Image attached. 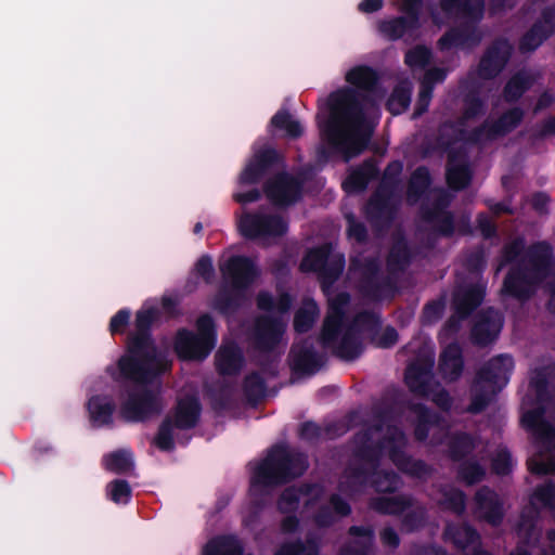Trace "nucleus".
I'll return each instance as SVG.
<instances>
[{
  "label": "nucleus",
  "instance_id": "nucleus-3",
  "mask_svg": "<svg viewBox=\"0 0 555 555\" xmlns=\"http://www.w3.org/2000/svg\"><path fill=\"white\" fill-rule=\"evenodd\" d=\"M308 467V455L305 452L283 443L272 446L251 474L250 507L255 512L263 509L271 489L301 477Z\"/></svg>",
  "mask_w": 555,
  "mask_h": 555
},
{
  "label": "nucleus",
  "instance_id": "nucleus-45",
  "mask_svg": "<svg viewBox=\"0 0 555 555\" xmlns=\"http://www.w3.org/2000/svg\"><path fill=\"white\" fill-rule=\"evenodd\" d=\"M346 80L360 90L373 92L378 86L379 76L373 67L359 65L347 73Z\"/></svg>",
  "mask_w": 555,
  "mask_h": 555
},
{
  "label": "nucleus",
  "instance_id": "nucleus-23",
  "mask_svg": "<svg viewBox=\"0 0 555 555\" xmlns=\"http://www.w3.org/2000/svg\"><path fill=\"white\" fill-rule=\"evenodd\" d=\"M400 483L401 479L397 473L375 468L363 485L354 483L349 477H346L345 482L340 483L339 488L351 493H360L371 485L376 492L393 493L399 489Z\"/></svg>",
  "mask_w": 555,
  "mask_h": 555
},
{
  "label": "nucleus",
  "instance_id": "nucleus-10",
  "mask_svg": "<svg viewBox=\"0 0 555 555\" xmlns=\"http://www.w3.org/2000/svg\"><path fill=\"white\" fill-rule=\"evenodd\" d=\"M162 411V400L155 390L140 386L128 391L127 399L120 405V416L130 423H143Z\"/></svg>",
  "mask_w": 555,
  "mask_h": 555
},
{
  "label": "nucleus",
  "instance_id": "nucleus-27",
  "mask_svg": "<svg viewBox=\"0 0 555 555\" xmlns=\"http://www.w3.org/2000/svg\"><path fill=\"white\" fill-rule=\"evenodd\" d=\"M545 414V406L539 405L527 411L521 417V423L538 442L550 446L555 441V427L546 420Z\"/></svg>",
  "mask_w": 555,
  "mask_h": 555
},
{
  "label": "nucleus",
  "instance_id": "nucleus-34",
  "mask_svg": "<svg viewBox=\"0 0 555 555\" xmlns=\"http://www.w3.org/2000/svg\"><path fill=\"white\" fill-rule=\"evenodd\" d=\"M245 300V291L221 286L212 299L211 307L222 315H232L236 313L243 306Z\"/></svg>",
  "mask_w": 555,
  "mask_h": 555
},
{
  "label": "nucleus",
  "instance_id": "nucleus-1",
  "mask_svg": "<svg viewBox=\"0 0 555 555\" xmlns=\"http://www.w3.org/2000/svg\"><path fill=\"white\" fill-rule=\"evenodd\" d=\"M365 95L344 88L330 94L331 118L319 124L322 139L345 162L361 155L371 142L374 129L366 122L362 101Z\"/></svg>",
  "mask_w": 555,
  "mask_h": 555
},
{
  "label": "nucleus",
  "instance_id": "nucleus-18",
  "mask_svg": "<svg viewBox=\"0 0 555 555\" xmlns=\"http://www.w3.org/2000/svg\"><path fill=\"white\" fill-rule=\"evenodd\" d=\"M391 190L377 188L369 198L364 212L367 221L373 228H387L396 216V206L392 203Z\"/></svg>",
  "mask_w": 555,
  "mask_h": 555
},
{
  "label": "nucleus",
  "instance_id": "nucleus-39",
  "mask_svg": "<svg viewBox=\"0 0 555 555\" xmlns=\"http://www.w3.org/2000/svg\"><path fill=\"white\" fill-rule=\"evenodd\" d=\"M433 178L428 167L422 165L418 166L410 176L406 186V199L410 204L414 205L423 198L430 185Z\"/></svg>",
  "mask_w": 555,
  "mask_h": 555
},
{
  "label": "nucleus",
  "instance_id": "nucleus-48",
  "mask_svg": "<svg viewBox=\"0 0 555 555\" xmlns=\"http://www.w3.org/2000/svg\"><path fill=\"white\" fill-rule=\"evenodd\" d=\"M320 543L315 537L308 535L304 542L301 539L283 542L274 555H319Z\"/></svg>",
  "mask_w": 555,
  "mask_h": 555
},
{
  "label": "nucleus",
  "instance_id": "nucleus-33",
  "mask_svg": "<svg viewBox=\"0 0 555 555\" xmlns=\"http://www.w3.org/2000/svg\"><path fill=\"white\" fill-rule=\"evenodd\" d=\"M464 369L462 350L457 344L448 345L439 357L438 371L446 382L457 380Z\"/></svg>",
  "mask_w": 555,
  "mask_h": 555
},
{
  "label": "nucleus",
  "instance_id": "nucleus-4",
  "mask_svg": "<svg viewBox=\"0 0 555 555\" xmlns=\"http://www.w3.org/2000/svg\"><path fill=\"white\" fill-rule=\"evenodd\" d=\"M158 311L155 308L139 310L135 314V333L128 336L127 352L117 362L119 376L125 380L147 384L162 370L157 348L152 336V325Z\"/></svg>",
  "mask_w": 555,
  "mask_h": 555
},
{
  "label": "nucleus",
  "instance_id": "nucleus-41",
  "mask_svg": "<svg viewBox=\"0 0 555 555\" xmlns=\"http://www.w3.org/2000/svg\"><path fill=\"white\" fill-rule=\"evenodd\" d=\"M477 447L475 437L466 431L454 433L448 442V456L454 462L459 463L474 452Z\"/></svg>",
  "mask_w": 555,
  "mask_h": 555
},
{
  "label": "nucleus",
  "instance_id": "nucleus-46",
  "mask_svg": "<svg viewBox=\"0 0 555 555\" xmlns=\"http://www.w3.org/2000/svg\"><path fill=\"white\" fill-rule=\"evenodd\" d=\"M473 179V172L468 164H453L452 157L449 158L446 181L448 186L453 191H463L469 186Z\"/></svg>",
  "mask_w": 555,
  "mask_h": 555
},
{
  "label": "nucleus",
  "instance_id": "nucleus-8",
  "mask_svg": "<svg viewBox=\"0 0 555 555\" xmlns=\"http://www.w3.org/2000/svg\"><path fill=\"white\" fill-rule=\"evenodd\" d=\"M203 405L196 395H184L177 399L171 411L160 422L154 444L164 452H171L176 448L175 429L179 431L192 430L198 426Z\"/></svg>",
  "mask_w": 555,
  "mask_h": 555
},
{
  "label": "nucleus",
  "instance_id": "nucleus-56",
  "mask_svg": "<svg viewBox=\"0 0 555 555\" xmlns=\"http://www.w3.org/2000/svg\"><path fill=\"white\" fill-rule=\"evenodd\" d=\"M554 369L551 366L538 367L533 371L530 378V387L534 390L537 400L539 402H548L551 393L548 390L551 372Z\"/></svg>",
  "mask_w": 555,
  "mask_h": 555
},
{
  "label": "nucleus",
  "instance_id": "nucleus-64",
  "mask_svg": "<svg viewBox=\"0 0 555 555\" xmlns=\"http://www.w3.org/2000/svg\"><path fill=\"white\" fill-rule=\"evenodd\" d=\"M533 498L538 500L543 507L555 511V482L547 481L537 487Z\"/></svg>",
  "mask_w": 555,
  "mask_h": 555
},
{
  "label": "nucleus",
  "instance_id": "nucleus-31",
  "mask_svg": "<svg viewBox=\"0 0 555 555\" xmlns=\"http://www.w3.org/2000/svg\"><path fill=\"white\" fill-rule=\"evenodd\" d=\"M439 8L447 16H462L479 23L485 13V0H439Z\"/></svg>",
  "mask_w": 555,
  "mask_h": 555
},
{
  "label": "nucleus",
  "instance_id": "nucleus-36",
  "mask_svg": "<svg viewBox=\"0 0 555 555\" xmlns=\"http://www.w3.org/2000/svg\"><path fill=\"white\" fill-rule=\"evenodd\" d=\"M331 348L333 349L334 356L347 362L358 359L364 350L360 335L351 331L348 326H346L341 334L338 344H335L334 347Z\"/></svg>",
  "mask_w": 555,
  "mask_h": 555
},
{
  "label": "nucleus",
  "instance_id": "nucleus-22",
  "mask_svg": "<svg viewBox=\"0 0 555 555\" xmlns=\"http://www.w3.org/2000/svg\"><path fill=\"white\" fill-rule=\"evenodd\" d=\"M477 24L467 20L459 26L451 27L438 39V49L449 51L452 48L477 47L482 40V34Z\"/></svg>",
  "mask_w": 555,
  "mask_h": 555
},
{
  "label": "nucleus",
  "instance_id": "nucleus-30",
  "mask_svg": "<svg viewBox=\"0 0 555 555\" xmlns=\"http://www.w3.org/2000/svg\"><path fill=\"white\" fill-rule=\"evenodd\" d=\"M86 408L92 427L113 425L116 403L109 396L93 395L89 398Z\"/></svg>",
  "mask_w": 555,
  "mask_h": 555
},
{
  "label": "nucleus",
  "instance_id": "nucleus-55",
  "mask_svg": "<svg viewBox=\"0 0 555 555\" xmlns=\"http://www.w3.org/2000/svg\"><path fill=\"white\" fill-rule=\"evenodd\" d=\"M456 470L457 479L467 486L481 482L486 477L485 467L476 460H464L459 462Z\"/></svg>",
  "mask_w": 555,
  "mask_h": 555
},
{
  "label": "nucleus",
  "instance_id": "nucleus-49",
  "mask_svg": "<svg viewBox=\"0 0 555 555\" xmlns=\"http://www.w3.org/2000/svg\"><path fill=\"white\" fill-rule=\"evenodd\" d=\"M346 266L344 254H333L325 267L320 271L319 281L323 291L330 289L340 278Z\"/></svg>",
  "mask_w": 555,
  "mask_h": 555
},
{
  "label": "nucleus",
  "instance_id": "nucleus-50",
  "mask_svg": "<svg viewBox=\"0 0 555 555\" xmlns=\"http://www.w3.org/2000/svg\"><path fill=\"white\" fill-rule=\"evenodd\" d=\"M551 37L552 30L546 31L542 23H533L531 27L520 37L518 42L519 51L521 53H532Z\"/></svg>",
  "mask_w": 555,
  "mask_h": 555
},
{
  "label": "nucleus",
  "instance_id": "nucleus-5",
  "mask_svg": "<svg viewBox=\"0 0 555 555\" xmlns=\"http://www.w3.org/2000/svg\"><path fill=\"white\" fill-rule=\"evenodd\" d=\"M527 262L509 268L502 285V294L520 302L528 301L538 286L552 274L555 259L552 245L546 241L532 243L526 250Z\"/></svg>",
  "mask_w": 555,
  "mask_h": 555
},
{
  "label": "nucleus",
  "instance_id": "nucleus-15",
  "mask_svg": "<svg viewBox=\"0 0 555 555\" xmlns=\"http://www.w3.org/2000/svg\"><path fill=\"white\" fill-rule=\"evenodd\" d=\"M513 54V46L506 38H496L486 49L478 64V76L483 80L498 77Z\"/></svg>",
  "mask_w": 555,
  "mask_h": 555
},
{
  "label": "nucleus",
  "instance_id": "nucleus-20",
  "mask_svg": "<svg viewBox=\"0 0 555 555\" xmlns=\"http://www.w3.org/2000/svg\"><path fill=\"white\" fill-rule=\"evenodd\" d=\"M220 271L224 278L231 280V285L244 291H246L260 274L255 261L244 255L231 256L227 262L220 267Z\"/></svg>",
  "mask_w": 555,
  "mask_h": 555
},
{
  "label": "nucleus",
  "instance_id": "nucleus-29",
  "mask_svg": "<svg viewBox=\"0 0 555 555\" xmlns=\"http://www.w3.org/2000/svg\"><path fill=\"white\" fill-rule=\"evenodd\" d=\"M268 133L272 138L297 140L304 134V127L287 108H280L270 119Z\"/></svg>",
  "mask_w": 555,
  "mask_h": 555
},
{
  "label": "nucleus",
  "instance_id": "nucleus-63",
  "mask_svg": "<svg viewBox=\"0 0 555 555\" xmlns=\"http://www.w3.org/2000/svg\"><path fill=\"white\" fill-rule=\"evenodd\" d=\"M446 309V298L441 296L437 299L428 301L422 311V321L424 324H433L438 322Z\"/></svg>",
  "mask_w": 555,
  "mask_h": 555
},
{
  "label": "nucleus",
  "instance_id": "nucleus-62",
  "mask_svg": "<svg viewBox=\"0 0 555 555\" xmlns=\"http://www.w3.org/2000/svg\"><path fill=\"white\" fill-rule=\"evenodd\" d=\"M526 242L522 236H517L511 242L504 244L501 251V266L515 262L524 253Z\"/></svg>",
  "mask_w": 555,
  "mask_h": 555
},
{
  "label": "nucleus",
  "instance_id": "nucleus-37",
  "mask_svg": "<svg viewBox=\"0 0 555 555\" xmlns=\"http://www.w3.org/2000/svg\"><path fill=\"white\" fill-rule=\"evenodd\" d=\"M344 430L336 423H330L324 427L313 421H306L299 425L298 437L308 443H318L321 439H334L340 436Z\"/></svg>",
  "mask_w": 555,
  "mask_h": 555
},
{
  "label": "nucleus",
  "instance_id": "nucleus-52",
  "mask_svg": "<svg viewBox=\"0 0 555 555\" xmlns=\"http://www.w3.org/2000/svg\"><path fill=\"white\" fill-rule=\"evenodd\" d=\"M412 96V87L409 82H400L395 86L392 92L390 93L387 102L386 108L392 115H400L404 113L410 104Z\"/></svg>",
  "mask_w": 555,
  "mask_h": 555
},
{
  "label": "nucleus",
  "instance_id": "nucleus-26",
  "mask_svg": "<svg viewBox=\"0 0 555 555\" xmlns=\"http://www.w3.org/2000/svg\"><path fill=\"white\" fill-rule=\"evenodd\" d=\"M486 297V286L473 283L454 291L452 306L459 320H466L482 304Z\"/></svg>",
  "mask_w": 555,
  "mask_h": 555
},
{
  "label": "nucleus",
  "instance_id": "nucleus-51",
  "mask_svg": "<svg viewBox=\"0 0 555 555\" xmlns=\"http://www.w3.org/2000/svg\"><path fill=\"white\" fill-rule=\"evenodd\" d=\"M333 255L332 245L323 244L310 249L304 257L300 268L302 271L320 273Z\"/></svg>",
  "mask_w": 555,
  "mask_h": 555
},
{
  "label": "nucleus",
  "instance_id": "nucleus-21",
  "mask_svg": "<svg viewBox=\"0 0 555 555\" xmlns=\"http://www.w3.org/2000/svg\"><path fill=\"white\" fill-rule=\"evenodd\" d=\"M503 327V317L492 307L481 310L472 327V341L479 347L494 343Z\"/></svg>",
  "mask_w": 555,
  "mask_h": 555
},
{
  "label": "nucleus",
  "instance_id": "nucleus-28",
  "mask_svg": "<svg viewBox=\"0 0 555 555\" xmlns=\"http://www.w3.org/2000/svg\"><path fill=\"white\" fill-rule=\"evenodd\" d=\"M446 541H449L459 551H465L481 545V537L477 529L467 522H449L443 530Z\"/></svg>",
  "mask_w": 555,
  "mask_h": 555
},
{
  "label": "nucleus",
  "instance_id": "nucleus-47",
  "mask_svg": "<svg viewBox=\"0 0 555 555\" xmlns=\"http://www.w3.org/2000/svg\"><path fill=\"white\" fill-rule=\"evenodd\" d=\"M418 28L417 25L412 24L409 18L403 16L380 21L378 24L379 33L390 41L399 40L404 35L415 31Z\"/></svg>",
  "mask_w": 555,
  "mask_h": 555
},
{
  "label": "nucleus",
  "instance_id": "nucleus-57",
  "mask_svg": "<svg viewBox=\"0 0 555 555\" xmlns=\"http://www.w3.org/2000/svg\"><path fill=\"white\" fill-rule=\"evenodd\" d=\"M267 384L259 372L247 374L243 382V391L248 401L257 403L264 398Z\"/></svg>",
  "mask_w": 555,
  "mask_h": 555
},
{
  "label": "nucleus",
  "instance_id": "nucleus-16",
  "mask_svg": "<svg viewBox=\"0 0 555 555\" xmlns=\"http://www.w3.org/2000/svg\"><path fill=\"white\" fill-rule=\"evenodd\" d=\"M285 324L279 318L260 315L255 320L253 331L254 348L261 353L272 352L281 343Z\"/></svg>",
  "mask_w": 555,
  "mask_h": 555
},
{
  "label": "nucleus",
  "instance_id": "nucleus-12",
  "mask_svg": "<svg viewBox=\"0 0 555 555\" xmlns=\"http://www.w3.org/2000/svg\"><path fill=\"white\" fill-rule=\"evenodd\" d=\"M304 183L302 178L281 171L264 182L263 193L274 206L289 207L301 198Z\"/></svg>",
  "mask_w": 555,
  "mask_h": 555
},
{
  "label": "nucleus",
  "instance_id": "nucleus-53",
  "mask_svg": "<svg viewBox=\"0 0 555 555\" xmlns=\"http://www.w3.org/2000/svg\"><path fill=\"white\" fill-rule=\"evenodd\" d=\"M370 506L384 515H399L411 506V501L402 496H378L371 501Z\"/></svg>",
  "mask_w": 555,
  "mask_h": 555
},
{
  "label": "nucleus",
  "instance_id": "nucleus-24",
  "mask_svg": "<svg viewBox=\"0 0 555 555\" xmlns=\"http://www.w3.org/2000/svg\"><path fill=\"white\" fill-rule=\"evenodd\" d=\"M476 511L479 517L492 527H498L504 519L503 502L498 493L489 488L482 486L475 493Z\"/></svg>",
  "mask_w": 555,
  "mask_h": 555
},
{
  "label": "nucleus",
  "instance_id": "nucleus-54",
  "mask_svg": "<svg viewBox=\"0 0 555 555\" xmlns=\"http://www.w3.org/2000/svg\"><path fill=\"white\" fill-rule=\"evenodd\" d=\"M107 470L115 474H128L134 468L133 453L127 449L114 451L104 456Z\"/></svg>",
  "mask_w": 555,
  "mask_h": 555
},
{
  "label": "nucleus",
  "instance_id": "nucleus-40",
  "mask_svg": "<svg viewBox=\"0 0 555 555\" xmlns=\"http://www.w3.org/2000/svg\"><path fill=\"white\" fill-rule=\"evenodd\" d=\"M534 77L525 69L516 72L503 88V98L507 103H516L534 85Z\"/></svg>",
  "mask_w": 555,
  "mask_h": 555
},
{
  "label": "nucleus",
  "instance_id": "nucleus-2",
  "mask_svg": "<svg viewBox=\"0 0 555 555\" xmlns=\"http://www.w3.org/2000/svg\"><path fill=\"white\" fill-rule=\"evenodd\" d=\"M413 251L408 240L395 238L386 256L387 274H382V264L376 256L356 255L349 258V272L358 279V289L372 301L392 299L399 293L398 278L413 261Z\"/></svg>",
  "mask_w": 555,
  "mask_h": 555
},
{
  "label": "nucleus",
  "instance_id": "nucleus-42",
  "mask_svg": "<svg viewBox=\"0 0 555 555\" xmlns=\"http://www.w3.org/2000/svg\"><path fill=\"white\" fill-rule=\"evenodd\" d=\"M524 118L520 107H513L503 113L496 120L490 122L489 141L504 137L515 130Z\"/></svg>",
  "mask_w": 555,
  "mask_h": 555
},
{
  "label": "nucleus",
  "instance_id": "nucleus-9",
  "mask_svg": "<svg viewBox=\"0 0 555 555\" xmlns=\"http://www.w3.org/2000/svg\"><path fill=\"white\" fill-rule=\"evenodd\" d=\"M197 333L188 328L178 330L173 349L179 359L184 361L205 360L217 344V326L209 313L199 315L196 320Z\"/></svg>",
  "mask_w": 555,
  "mask_h": 555
},
{
  "label": "nucleus",
  "instance_id": "nucleus-6",
  "mask_svg": "<svg viewBox=\"0 0 555 555\" xmlns=\"http://www.w3.org/2000/svg\"><path fill=\"white\" fill-rule=\"evenodd\" d=\"M386 435L373 442L374 431L364 427L353 435L352 461L345 469V476L352 482L364 483L375 468H379L384 451L395 442L404 441V431L396 425H387Z\"/></svg>",
  "mask_w": 555,
  "mask_h": 555
},
{
  "label": "nucleus",
  "instance_id": "nucleus-17",
  "mask_svg": "<svg viewBox=\"0 0 555 555\" xmlns=\"http://www.w3.org/2000/svg\"><path fill=\"white\" fill-rule=\"evenodd\" d=\"M350 296L347 293L338 294L330 302L328 313L324 319L320 341L324 348L334 347L343 332L345 322V306L349 302Z\"/></svg>",
  "mask_w": 555,
  "mask_h": 555
},
{
  "label": "nucleus",
  "instance_id": "nucleus-25",
  "mask_svg": "<svg viewBox=\"0 0 555 555\" xmlns=\"http://www.w3.org/2000/svg\"><path fill=\"white\" fill-rule=\"evenodd\" d=\"M406 444V437L404 441L395 442L388 448V457L393 465L402 474L412 478L423 479L431 474V467L423 460L413 459L404 451Z\"/></svg>",
  "mask_w": 555,
  "mask_h": 555
},
{
  "label": "nucleus",
  "instance_id": "nucleus-60",
  "mask_svg": "<svg viewBox=\"0 0 555 555\" xmlns=\"http://www.w3.org/2000/svg\"><path fill=\"white\" fill-rule=\"evenodd\" d=\"M304 494L301 489L288 487L280 494L276 507L281 514H294L298 511L300 498Z\"/></svg>",
  "mask_w": 555,
  "mask_h": 555
},
{
  "label": "nucleus",
  "instance_id": "nucleus-61",
  "mask_svg": "<svg viewBox=\"0 0 555 555\" xmlns=\"http://www.w3.org/2000/svg\"><path fill=\"white\" fill-rule=\"evenodd\" d=\"M106 496L116 504H128L132 489L127 480L114 479L106 486Z\"/></svg>",
  "mask_w": 555,
  "mask_h": 555
},
{
  "label": "nucleus",
  "instance_id": "nucleus-7",
  "mask_svg": "<svg viewBox=\"0 0 555 555\" xmlns=\"http://www.w3.org/2000/svg\"><path fill=\"white\" fill-rule=\"evenodd\" d=\"M514 370L512 356L499 354L486 362L476 373L467 411L482 413L496 395L508 384Z\"/></svg>",
  "mask_w": 555,
  "mask_h": 555
},
{
  "label": "nucleus",
  "instance_id": "nucleus-38",
  "mask_svg": "<svg viewBox=\"0 0 555 555\" xmlns=\"http://www.w3.org/2000/svg\"><path fill=\"white\" fill-rule=\"evenodd\" d=\"M404 380L410 391L420 397H429L431 383L429 370L418 363L410 364L404 374Z\"/></svg>",
  "mask_w": 555,
  "mask_h": 555
},
{
  "label": "nucleus",
  "instance_id": "nucleus-43",
  "mask_svg": "<svg viewBox=\"0 0 555 555\" xmlns=\"http://www.w3.org/2000/svg\"><path fill=\"white\" fill-rule=\"evenodd\" d=\"M244 546L234 534H222L209 540L203 550V555H242Z\"/></svg>",
  "mask_w": 555,
  "mask_h": 555
},
{
  "label": "nucleus",
  "instance_id": "nucleus-11",
  "mask_svg": "<svg viewBox=\"0 0 555 555\" xmlns=\"http://www.w3.org/2000/svg\"><path fill=\"white\" fill-rule=\"evenodd\" d=\"M238 229L247 240L281 237L288 231V222L280 215L261 211L245 212L238 221Z\"/></svg>",
  "mask_w": 555,
  "mask_h": 555
},
{
  "label": "nucleus",
  "instance_id": "nucleus-32",
  "mask_svg": "<svg viewBox=\"0 0 555 555\" xmlns=\"http://www.w3.org/2000/svg\"><path fill=\"white\" fill-rule=\"evenodd\" d=\"M348 534L356 539L344 544L339 555H370L375 541V532L371 526H350Z\"/></svg>",
  "mask_w": 555,
  "mask_h": 555
},
{
  "label": "nucleus",
  "instance_id": "nucleus-59",
  "mask_svg": "<svg viewBox=\"0 0 555 555\" xmlns=\"http://www.w3.org/2000/svg\"><path fill=\"white\" fill-rule=\"evenodd\" d=\"M440 505L456 515H463L466 508V494L457 488H450L442 492Z\"/></svg>",
  "mask_w": 555,
  "mask_h": 555
},
{
  "label": "nucleus",
  "instance_id": "nucleus-58",
  "mask_svg": "<svg viewBox=\"0 0 555 555\" xmlns=\"http://www.w3.org/2000/svg\"><path fill=\"white\" fill-rule=\"evenodd\" d=\"M318 314L319 309L314 301L299 308L294 315L293 325L295 332L299 334L309 332L312 328Z\"/></svg>",
  "mask_w": 555,
  "mask_h": 555
},
{
  "label": "nucleus",
  "instance_id": "nucleus-19",
  "mask_svg": "<svg viewBox=\"0 0 555 555\" xmlns=\"http://www.w3.org/2000/svg\"><path fill=\"white\" fill-rule=\"evenodd\" d=\"M449 201L438 197L430 206L422 205V220L431 225L433 231L442 237H452L455 232V219L452 211L447 210Z\"/></svg>",
  "mask_w": 555,
  "mask_h": 555
},
{
  "label": "nucleus",
  "instance_id": "nucleus-13",
  "mask_svg": "<svg viewBox=\"0 0 555 555\" xmlns=\"http://www.w3.org/2000/svg\"><path fill=\"white\" fill-rule=\"evenodd\" d=\"M285 166L284 156L272 146L256 151L240 175V183L250 185L259 183L274 169Z\"/></svg>",
  "mask_w": 555,
  "mask_h": 555
},
{
  "label": "nucleus",
  "instance_id": "nucleus-35",
  "mask_svg": "<svg viewBox=\"0 0 555 555\" xmlns=\"http://www.w3.org/2000/svg\"><path fill=\"white\" fill-rule=\"evenodd\" d=\"M245 359L236 344L223 346L216 354V367L222 376L237 375L243 369Z\"/></svg>",
  "mask_w": 555,
  "mask_h": 555
},
{
  "label": "nucleus",
  "instance_id": "nucleus-44",
  "mask_svg": "<svg viewBox=\"0 0 555 555\" xmlns=\"http://www.w3.org/2000/svg\"><path fill=\"white\" fill-rule=\"evenodd\" d=\"M347 326L358 335L366 334L370 340L374 334L379 333L382 317L373 310H362L352 318Z\"/></svg>",
  "mask_w": 555,
  "mask_h": 555
},
{
  "label": "nucleus",
  "instance_id": "nucleus-14",
  "mask_svg": "<svg viewBox=\"0 0 555 555\" xmlns=\"http://www.w3.org/2000/svg\"><path fill=\"white\" fill-rule=\"evenodd\" d=\"M325 362V356L315 350L314 344L310 339H305L291 348L289 367L296 377L314 375Z\"/></svg>",
  "mask_w": 555,
  "mask_h": 555
}]
</instances>
